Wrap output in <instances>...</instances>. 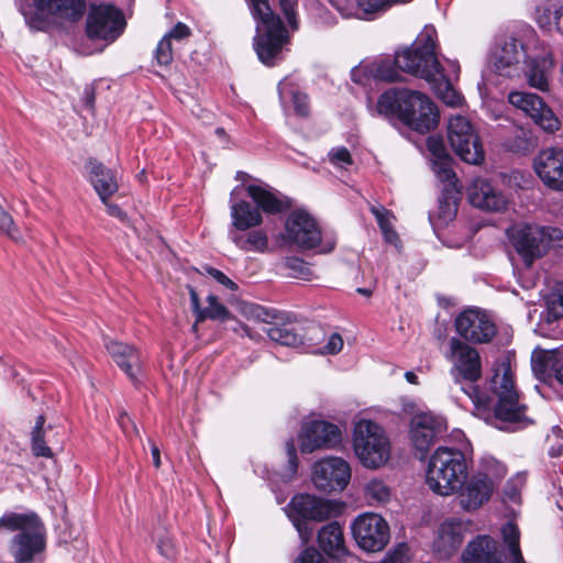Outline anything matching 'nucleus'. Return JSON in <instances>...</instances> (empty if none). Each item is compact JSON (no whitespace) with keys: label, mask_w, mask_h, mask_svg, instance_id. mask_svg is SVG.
<instances>
[{"label":"nucleus","mask_w":563,"mask_h":563,"mask_svg":"<svg viewBox=\"0 0 563 563\" xmlns=\"http://www.w3.org/2000/svg\"><path fill=\"white\" fill-rule=\"evenodd\" d=\"M451 363L450 375L461 390L467 395L477 410L493 409L500 422L498 429L516 431L528 424L526 406L519 402L510 365L506 362L494 368L489 380L492 397H484L475 385L482 377L481 354L474 346L451 338L445 355Z\"/></svg>","instance_id":"obj_1"},{"label":"nucleus","mask_w":563,"mask_h":563,"mask_svg":"<svg viewBox=\"0 0 563 563\" xmlns=\"http://www.w3.org/2000/svg\"><path fill=\"white\" fill-rule=\"evenodd\" d=\"M376 112L386 118L396 117L408 128L427 133L437 128L439 111L431 99L421 91L388 89L377 100Z\"/></svg>","instance_id":"obj_2"},{"label":"nucleus","mask_w":563,"mask_h":563,"mask_svg":"<svg viewBox=\"0 0 563 563\" xmlns=\"http://www.w3.org/2000/svg\"><path fill=\"white\" fill-rule=\"evenodd\" d=\"M15 532L9 552L15 563H31L45 549L44 527L35 514H5L0 518V533Z\"/></svg>","instance_id":"obj_3"},{"label":"nucleus","mask_w":563,"mask_h":563,"mask_svg":"<svg viewBox=\"0 0 563 563\" xmlns=\"http://www.w3.org/2000/svg\"><path fill=\"white\" fill-rule=\"evenodd\" d=\"M435 47L437 30L426 25L410 46L395 53L394 62L401 71L429 82L438 78L443 68L437 58Z\"/></svg>","instance_id":"obj_4"},{"label":"nucleus","mask_w":563,"mask_h":563,"mask_svg":"<svg viewBox=\"0 0 563 563\" xmlns=\"http://www.w3.org/2000/svg\"><path fill=\"white\" fill-rule=\"evenodd\" d=\"M466 476L467 465L463 452L454 448L439 446L429 460L426 482L435 494L450 496Z\"/></svg>","instance_id":"obj_5"},{"label":"nucleus","mask_w":563,"mask_h":563,"mask_svg":"<svg viewBox=\"0 0 563 563\" xmlns=\"http://www.w3.org/2000/svg\"><path fill=\"white\" fill-rule=\"evenodd\" d=\"M253 18L257 21L254 46L260 60L274 65L287 41V31L267 0H249Z\"/></svg>","instance_id":"obj_6"},{"label":"nucleus","mask_w":563,"mask_h":563,"mask_svg":"<svg viewBox=\"0 0 563 563\" xmlns=\"http://www.w3.org/2000/svg\"><path fill=\"white\" fill-rule=\"evenodd\" d=\"M341 512L342 505L340 503L311 494H297L288 504V517L303 543H307L313 534V529L309 526L310 521L322 522Z\"/></svg>","instance_id":"obj_7"},{"label":"nucleus","mask_w":563,"mask_h":563,"mask_svg":"<svg viewBox=\"0 0 563 563\" xmlns=\"http://www.w3.org/2000/svg\"><path fill=\"white\" fill-rule=\"evenodd\" d=\"M353 448L360 462L367 468H378L390 457V442L377 422L361 419L354 426Z\"/></svg>","instance_id":"obj_8"},{"label":"nucleus","mask_w":563,"mask_h":563,"mask_svg":"<svg viewBox=\"0 0 563 563\" xmlns=\"http://www.w3.org/2000/svg\"><path fill=\"white\" fill-rule=\"evenodd\" d=\"M34 10L23 12L27 25L46 31L54 25L78 22L86 12V0H33Z\"/></svg>","instance_id":"obj_9"},{"label":"nucleus","mask_w":563,"mask_h":563,"mask_svg":"<svg viewBox=\"0 0 563 563\" xmlns=\"http://www.w3.org/2000/svg\"><path fill=\"white\" fill-rule=\"evenodd\" d=\"M246 190L256 207H252L245 200L231 205L232 225L240 231L258 227L263 222L261 210L267 213H278L283 209L280 199L268 188L260 185H249Z\"/></svg>","instance_id":"obj_10"},{"label":"nucleus","mask_w":563,"mask_h":563,"mask_svg":"<svg viewBox=\"0 0 563 563\" xmlns=\"http://www.w3.org/2000/svg\"><path fill=\"white\" fill-rule=\"evenodd\" d=\"M507 233L525 265L530 267L536 260L547 253L551 240L558 236L559 230L536 223H519L508 229Z\"/></svg>","instance_id":"obj_11"},{"label":"nucleus","mask_w":563,"mask_h":563,"mask_svg":"<svg viewBox=\"0 0 563 563\" xmlns=\"http://www.w3.org/2000/svg\"><path fill=\"white\" fill-rule=\"evenodd\" d=\"M448 137L456 155L467 164L478 165L484 161L482 142L468 119L452 117L448 125Z\"/></svg>","instance_id":"obj_12"},{"label":"nucleus","mask_w":563,"mask_h":563,"mask_svg":"<svg viewBox=\"0 0 563 563\" xmlns=\"http://www.w3.org/2000/svg\"><path fill=\"white\" fill-rule=\"evenodd\" d=\"M351 530L356 544L366 552L382 551L390 539L387 521L375 512L358 515L353 520Z\"/></svg>","instance_id":"obj_13"},{"label":"nucleus","mask_w":563,"mask_h":563,"mask_svg":"<svg viewBox=\"0 0 563 563\" xmlns=\"http://www.w3.org/2000/svg\"><path fill=\"white\" fill-rule=\"evenodd\" d=\"M446 429L443 417L432 412H419L409 421V439L412 446L424 455Z\"/></svg>","instance_id":"obj_14"},{"label":"nucleus","mask_w":563,"mask_h":563,"mask_svg":"<svg viewBox=\"0 0 563 563\" xmlns=\"http://www.w3.org/2000/svg\"><path fill=\"white\" fill-rule=\"evenodd\" d=\"M350 478V465L341 457L322 459L312 468V483L321 492H341L346 487Z\"/></svg>","instance_id":"obj_15"},{"label":"nucleus","mask_w":563,"mask_h":563,"mask_svg":"<svg viewBox=\"0 0 563 563\" xmlns=\"http://www.w3.org/2000/svg\"><path fill=\"white\" fill-rule=\"evenodd\" d=\"M457 333L473 343H488L497 333L493 319L479 308H468L455 319Z\"/></svg>","instance_id":"obj_16"},{"label":"nucleus","mask_w":563,"mask_h":563,"mask_svg":"<svg viewBox=\"0 0 563 563\" xmlns=\"http://www.w3.org/2000/svg\"><path fill=\"white\" fill-rule=\"evenodd\" d=\"M124 20L121 11L110 4L92 5L87 18L90 38L114 41L122 33Z\"/></svg>","instance_id":"obj_17"},{"label":"nucleus","mask_w":563,"mask_h":563,"mask_svg":"<svg viewBox=\"0 0 563 563\" xmlns=\"http://www.w3.org/2000/svg\"><path fill=\"white\" fill-rule=\"evenodd\" d=\"M299 441L300 450L306 454L316 450H330L341 444L342 432L334 423L312 420L302 427Z\"/></svg>","instance_id":"obj_18"},{"label":"nucleus","mask_w":563,"mask_h":563,"mask_svg":"<svg viewBox=\"0 0 563 563\" xmlns=\"http://www.w3.org/2000/svg\"><path fill=\"white\" fill-rule=\"evenodd\" d=\"M241 312L249 319L272 324L265 332L272 341L282 345L296 346L301 343V338L286 325H277V320H283L280 313L275 309H267L253 302H242Z\"/></svg>","instance_id":"obj_19"},{"label":"nucleus","mask_w":563,"mask_h":563,"mask_svg":"<svg viewBox=\"0 0 563 563\" xmlns=\"http://www.w3.org/2000/svg\"><path fill=\"white\" fill-rule=\"evenodd\" d=\"M508 101L529 115L545 132L553 133L560 129V120L538 95L512 91L508 95Z\"/></svg>","instance_id":"obj_20"},{"label":"nucleus","mask_w":563,"mask_h":563,"mask_svg":"<svg viewBox=\"0 0 563 563\" xmlns=\"http://www.w3.org/2000/svg\"><path fill=\"white\" fill-rule=\"evenodd\" d=\"M285 240L303 250H311L321 242L317 221L306 211H292L285 224Z\"/></svg>","instance_id":"obj_21"},{"label":"nucleus","mask_w":563,"mask_h":563,"mask_svg":"<svg viewBox=\"0 0 563 563\" xmlns=\"http://www.w3.org/2000/svg\"><path fill=\"white\" fill-rule=\"evenodd\" d=\"M495 490V482L489 474H473L461 483L454 492L459 506L464 511H475L489 501Z\"/></svg>","instance_id":"obj_22"},{"label":"nucleus","mask_w":563,"mask_h":563,"mask_svg":"<svg viewBox=\"0 0 563 563\" xmlns=\"http://www.w3.org/2000/svg\"><path fill=\"white\" fill-rule=\"evenodd\" d=\"M534 170L542 183L556 191H563V148L548 147L534 159Z\"/></svg>","instance_id":"obj_23"},{"label":"nucleus","mask_w":563,"mask_h":563,"mask_svg":"<svg viewBox=\"0 0 563 563\" xmlns=\"http://www.w3.org/2000/svg\"><path fill=\"white\" fill-rule=\"evenodd\" d=\"M526 57L523 45L515 37H508L492 54L494 70L504 77L519 76Z\"/></svg>","instance_id":"obj_24"},{"label":"nucleus","mask_w":563,"mask_h":563,"mask_svg":"<svg viewBox=\"0 0 563 563\" xmlns=\"http://www.w3.org/2000/svg\"><path fill=\"white\" fill-rule=\"evenodd\" d=\"M104 347L112 361L125 373L132 383H137L143 371V360L139 349L132 344L104 339Z\"/></svg>","instance_id":"obj_25"},{"label":"nucleus","mask_w":563,"mask_h":563,"mask_svg":"<svg viewBox=\"0 0 563 563\" xmlns=\"http://www.w3.org/2000/svg\"><path fill=\"white\" fill-rule=\"evenodd\" d=\"M467 199L472 206L488 212H500L507 208V197L489 181L477 178L467 188Z\"/></svg>","instance_id":"obj_26"},{"label":"nucleus","mask_w":563,"mask_h":563,"mask_svg":"<svg viewBox=\"0 0 563 563\" xmlns=\"http://www.w3.org/2000/svg\"><path fill=\"white\" fill-rule=\"evenodd\" d=\"M465 563H506L505 555L496 540L488 536H478L463 552Z\"/></svg>","instance_id":"obj_27"},{"label":"nucleus","mask_w":563,"mask_h":563,"mask_svg":"<svg viewBox=\"0 0 563 563\" xmlns=\"http://www.w3.org/2000/svg\"><path fill=\"white\" fill-rule=\"evenodd\" d=\"M464 530L465 527L461 521L449 520L443 522L433 543L434 551L441 558H450L463 543Z\"/></svg>","instance_id":"obj_28"},{"label":"nucleus","mask_w":563,"mask_h":563,"mask_svg":"<svg viewBox=\"0 0 563 563\" xmlns=\"http://www.w3.org/2000/svg\"><path fill=\"white\" fill-rule=\"evenodd\" d=\"M448 73L444 68L440 70L439 77L430 80L432 89L437 96L450 107H459L463 103V97L453 88L452 79L457 78L460 65L457 62H448Z\"/></svg>","instance_id":"obj_29"},{"label":"nucleus","mask_w":563,"mask_h":563,"mask_svg":"<svg viewBox=\"0 0 563 563\" xmlns=\"http://www.w3.org/2000/svg\"><path fill=\"white\" fill-rule=\"evenodd\" d=\"M532 371L536 376L547 382L554 377L559 379V371L563 367V355L559 350L537 349L531 356Z\"/></svg>","instance_id":"obj_30"},{"label":"nucleus","mask_w":563,"mask_h":563,"mask_svg":"<svg viewBox=\"0 0 563 563\" xmlns=\"http://www.w3.org/2000/svg\"><path fill=\"white\" fill-rule=\"evenodd\" d=\"M539 296L544 307L540 314L542 321L551 324L563 317V284H543Z\"/></svg>","instance_id":"obj_31"},{"label":"nucleus","mask_w":563,"mask_h":563,"mask_svg":"<svg viewBox=\"0 0 563 563\" xmlns=\"http://www.w3.org/2000/svg\"><path fill=\"white\" fill-rule=\"evenodd\" d=\"M553 58L550 51L530 58L527 62L526 76L531 87L539 90H548L549 78L553 69Z\"/></svg>","instance_id":"obj_32"},{"label":"nucleus","mask_w":563,"mask_h":563,"mask_svg":"<svg viewBox=\"0 0 563 563\" xmlns=\"http://www.w3.org/2000/svg\"><path fill=\"white\" fill-rule=\"evenodd\" d=\"M88 168L90 183L101 201L107 205V200L119 188L114 174L96 159H89Z\"/></svg>","instance_id":"obj_33"},{"label":"nucleus","mask_w":563,"mask_h":563,"mask_svg":"<svg viewBox=\"0 0 563 563\" xmlns=\"http://www.w3.org/2000/svg\"><path fill=\"white\" fill-rule=\"evenodd\" d=\"M318 544L331 558L339 559L345 555L346 548L341 525L332 521L323 526L318 532Z\"/></svg>","instance_id":"obj_34"},{"label":"nucleus","mask_w":563,"mask_h":563,"mask_svg":"<svg viewBox=\"0 0 563 563\" xmlns=\"http://www.w3.org/2000/svg\"><path fill=\"white\" fill-rule=\"evenodd\" d=\"M188 289L190 294L191 308L197 313L198 320L211 319L224 321L232 318L227 307L220 303L214 295H208L207 301L209 305L207 308L202 309L200 308L197 291L192 287H188Z\"/></svg>","instance_id":"obj_35"},{"label":"nucleus","mask_w":563,"mask_h":563,"mask_svg":"<svg viewBox=\"0 0 563 563\" xmlns=\"http://www.w3.org/2000/svg\"><path fill=\"white\" fill-rule=\"evenodd\" d=\"M563 14L561 0H545L537 7L536 21L548 31L559 30V21Z\"/></svg>","instance_id":"obj_36"},{"label":"nucleus","mask_w":563,"mask_h":563,"mask_svg":"<svg viewBox=\"0 0 563 563\" xmlns=\"http://www.w3.org/2000/svg\"><path fill=\"white\" fill-rule=\"evenodd\" d=\"M283 276L288 278L310 280L319 278L313 268L299 257H286L278 266Z\"/></svg>","instance_id":"obj_37"},{"label":"nucleus","mask_w":563,"mask_h":563,"mask_svg":"<svg viewBox=\"0 0 563 563\" xmlns=\"http://www.w3.org/2000/svg\"><path fill=\"white\" fill-rule=\"evenodd\" d=\"M501 536L504 543L508 548L509 552V563H527L523 560L520 547H519V539H520V532L516 525L512 522H507L501 528Z\"/></svg>","instance_id":"obj_38"},{"label":"nucleus","mask_w":563,"mask_h":563,"mask_svg":"<svg viewBox=\"0 0 563 563\" xmlns=\"http://www.w3.org/2000/svg\"><path fill=\"white\" fill-rule=\"evenodd\" d=\"M279 99L284 103L287 96L291 97L294 110L300 117H307L309 113L308 96L296 90L288 82L282 81L278 86Z\"/></svg>","instance_id":"obj_39"},{"label":"nucleus","mask_w":563,"mask_h":563,"mask_svg":"<svg viewBox=\"0 0 563 563\" xmlns=\"http://www.w3.org/2000/svg\"><path fill=\"white\" fill-rule=\"evenodd\" d=\"M366 499L371 505H383L389 501L391 490L383 479L373 478L364 487Z\"/></svg>","instance_id":"obj_40"},{"label":"nucleus","mask_w":563,"mask_h":563,"mask_svg":"<svg viewBox=\"0 0 563 563\" xmlns=\"http://www.w3.org/2000/svg\"><path fill=\"white\" fill-rule=\"evenodd\" d=\"M400 69L390 59H380L371 65V74L377 80L398 81L401 79Z\"/></svg>","instance_id":"obj_41"},{"label":"nucleus","mask_w":563,"mask_h":563,"mask_svg":"<svg viewBox=\"0 0 563 563\" xmlns=\"http://www.w3.org/2000/svg\"><path fill=\"white\" fill-rule=\"evenodd\" d=\"M233 241L245 251L264 252L268 245L267 235L261 230L251 231L246 236H234Z\"/></svg>","instance_id":"obj_42"},{"label":"nucleus","mask_w":563,"mask_h":563,"mask_svg":"<svg viewBox=\"0 0 563 563\" xmlns=\"http://www.w3.org/2000/svg\"><path fill=\"white\" fill-rule=\"evenodd\" d=\"M457 213V203L454 198L443 196L439 199L438 211L431 219L434 227L451 222Z\"/></svg>","instance_id":"obj_43"},{"label":"nucleus","mask_w":563,"mask_h":563,"mask_svg":"<svg viewBox=\"0 0 563 563\" xmlns=\"http://www.w3.org/2000/svg\"><path fill=\"white\" fill-rule=\"evenodd\" d=\"M44 416H38L32 430V451L35 456L52 457L53 452L44 441Z\"/></svg>","instance_id":"obj_44"},{"label":"nucleus","mask_w":563,"mask_h":563,"mask_svg":"<svg viewBox=\"0 0 563 563\" xmlns=\"http://www.w3.org/2000/svg\"><path fill=\"white\" fill-rule=\"evenodd\" d=\"M476 474H489V478L494 479L496 486L506 475V466L494 457H485L482 461V470Z\"/></svg>","instance_id":"obj_45"},{"label":"nucleus","mask_w":563,"mask_h":563,"mask_svg":"<svg viewBox=\"0 0 563 563\" xmlns=\"http://www.w3.org/2000/svg\"><path fill=\"white\" fill-rule=\"evenodd\" d=\"M526 477L522 474H517L516 476L511 477L504 488V496L507 500L512 503H519L520 501V492L522 487L525 486Z\"/></svg>","instance_id":"obj_46"},{"label":"nucleus","mask_w":563,"mask_h":563,"mask_svg":"<svg viewBox=\"0 0 563 563\" xmlns=\"http://www.w3.org/2000/svg\"><path fill=\"white\" fill-rule=\"evenodd\" d=\"M155 58L162 66H167L173 60V48L169 37H163L155 49Z\"/></svg>","instance_id":"obj_47"},{"label":"nucleus","mask_w":563,"mask_h":563,"mask_svg":"<svg viewBox=\"0 0 563 563\" xmlns=\"http://www.w3.org/2000/svg\"><path fill=\"white\" fill-rule=\"evenodd\" d=\"M433 172L442 181H451L454 178V173L451 168V157L448 156L443 159H432Z\"/></svg>","instance_id":"obj_48"},{"label":"nucleus","mask_w":563,"mask_h":563,"mask_svg":"<svg viewBox=\"0 0 563 563\" xmlns=\"http://www.w3.org/2000/svg\"><path fill=\"white\" fill-rule=\"evenodd\" d=\"M371 212L374 214L382 233H385L387 230L394 229L391 222L393 214L390 213V211H388L384 207L372 206Z\"/></svg>","instance_id":"obj_49"},{"label":"nucleus","mask_w":563,"mask_h":563,"mask_svg":"<svg viewBox=\"0 0 563 563\" xmlns=\"http://www.w3.org/2000/svg\"><path fill=\"white\" fill-rule=\"evenodd\" d=\"M0 232L11 239L20 240V234L14 225L12 217L0 206Z\"/></svg>","instance_id":"obj_50"},{"label":"nucleus","mask_w":563,"mask_h":563,"mask_svg":"<svg viewBox=\"0 0 563 563\" xmlns=\"http://www.w3.org/2000/svg\"><path fill=\"white\" fill-rule=\"evenodd\" d=\"M408 547L405 543L398 544L391 552H388L382 563H409Z\"/></svg>","instance_id":"obj_51"},{"label":"nucleus","mask_w":563,"mask_h":563,"mask_svg":"<svg viewBox=\"0 0 563 563\" xmlns=\"http://www.w3.org/2000/svg\"><path fill=\"white\" fill-rule=\"evenodd\" d=\"M286 451H287V457H288V470H287V473L284 474V476L291 478L297 473V470H298L297 451H296L295 442L292 439H289L286 442Z\"/></svg>","instance_id":"obj_52"},{"label":"nucleus","mask_w":563,"mask_h":563,"mask_svg":"<svg viewBox=\"0 0 563 563\" xmlns=\"http://www.w3.org/2000/svg\"><path fill=\"white\" fill-rule=\"evenodd\" d=\"M330 162L339 167H346L351 165L352 157L345 147L334 148L329 153Z\"/></svg>","instance_id":"obj_53"},{"label":"nucleus","mask_w":563,"mask_h":563,"mask_svg":"<svg viewBox=\"0 0 563 563\" xmlns=\"http://www.w3.org/2000/svg\"><path fill=\"white\" fill-rule=\"evenodd\" d=\"M427 146L433 159H443L450 156L441 139L433 136L429 137Z\"/></svg>","instance_id":"obj_54"},{"label":"nucleus","mask_w":563,"mask_h":563,"mask_svg":"<svg viewBox=\"0 0 563 563\" xmlns=\"http://www.w3.org/2000/svg\"><path fill=\"white\" fill-rule=\"evenodd\" d=\"M295 563H327V561L314 548H308L298 556Z\"/></svg>","instance_id":"obj_55"},{"label":"nucleus","mask_w":563,"mask_h":563,"mask_svg":"<svg viewBox=\"0 0 563 563\" xmlns=\"http://www.w3.org/2000/svg\"><path fill=\"white\" fill-rule=\"evenodd\" d=\"M156 547L159 554L166 559H173L176 554L175 547L168 536L159 538Z\"/></svg>","instance_id":"obj_56"},{"label":"nucleus","mask_w":563,"mask_h":563,"mask_svg":"<svg viewBox=\"0 0 563 563\" xmlns=\"http://www.w3.org/2000/svg\"><path fill=\"white\" fill-rule=\"evenodd\" d=\"M343 347V339L340 334L333 333L330 335L327 344L323 346V353L325 354H336Z\"/></svg>","instance_id":"obj_57"},{"label":"nucleus","mask_w":563,"mask_h":563,"mask_svg":"<svg viewBox=\"0 0 563 563\" xmlns=\"http://www.w3.org/2000/svg\"><path fill=\"white\" fill-rule=\"evenodd\" d=\"M197 273L200 275V277H203V278H212L217 282H232L222 272H220L219 269L212 268L208 265H203L201 267V271H197Z\"/></svg>","instance_id":"obj_58"},{"label":"nucleus","mask_w":563,"mask_h":563,"mask_svg":"<svg viewBox=\"0 0 563 563\" xmlns=\"http://www.w3.org/2000/svg\"><path fill=\"white\" fill-rule=\"evenodd\" d=\"M190 29L181 22H178L166 35L165 37H169V41L177 40L180 41L190 35Z\"/></svg>","instance_id":"obj_59"},{"label":"nucleus","mask_w":563,"mask_h":563,"mask_svg":"<svg viewBox=\"0 0 563 563\" xmlns=\"http://www.w3.org/2000/svg\"><path fill=\"white\" fill-rule=\"evenodd\" d=\"M280 8L286 15L288 23L295 26V10L294 3L290 0H280Z\"/></svg>","instance_id":"obj_60"},{"label":"nucleus","mask_w":563,"mask_h":563,"mask_svg":"<svg viewBox=\"0 0 563 563\" xmlns=\"http://www.w3.org/2000/svg\"><path fill=\"white\" fill-rule=\"evenodd\" d=\"M383 236L386 243L394 245L397 250H400L401 241L398 233L394 229L387 230L385 233H383Z\"/></svg>","instance_id":"obj_61"},{"label":"nucleus","mask_w":563,"mask_h":563,"mask_svg":"<svg viewBox=\"0 0 563 563\" xmlns=\"http://www.w3.org/2000/svg\"><path fill=\"white\" fill-rule=\"evenodd\" d=\"M104 206L107 207V211L110 216L115 217L123 222L126 221V214L119 208V206L109 203L108 201Z\"/></svg>","instance_id":"obj_62"},{"label":"nucleus","mask_w":563,"mask_h":563,"mask_svg":"<svg viewBox=\"0 0 563 563\" xmlns=\"http://www.w3.org/2000/svg\"><path fill=\"white\" fill-rule=\"evenodd\" d=\"M232 330L236 333H241L243 335H246L249 336L250 339H255V335L253 334V332L251 331V329L244 324V323H241L239 321H236V325L232 328Z\"/></svg>","instance_id":"obj_63"},{"label":"nucleus","mask_w":563,"mask_h":563,"mask_svg":"<svg viewBox=\"0 0 563 563\" xmlns=\"http://www.w3.org/2000/svg\"><path fill=\"white\" fill-rule=\"evenodd\" d=\"M84 101L87 107L92 108L95 103V92L92 88H86L84 91Z\"/></svg>","instance_id":"obj_64"}]
</instances>
